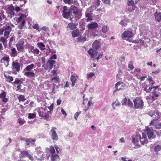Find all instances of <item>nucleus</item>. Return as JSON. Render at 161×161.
<instances>
[{
	"label": "nucleus",
	"mask_w": 161,
	"mask_h": 161,
	"mask_svg": "<svg viewBox=\"0 0 161 161\" xmlns=\"http://www.w3.org/2000/svg\"><path fill=\"white\" fill-rule=\"evenodd\" d=\"M153 78L152 77H149L146 80V83L149 84L150 86H152L155 83V82L153 81Z\"/></svg>",
	"instance_id": "a878e982"
},
{
	"label": "nucleus",
	"mask_w": 161,
	"mask_h": 161,
	"mask_svg": "<svg viewBox=\"0 0 161 161\" xmlns=\"http://www.w3.org/2000/svg\"><path fill=\"white\" fill-rule=\"evenodd\" d=\"M56 129H57L55 127H53L50 130L52 133L51 138L53 140L55 141L58 140V136L55 130Z\"/></svg>",
	"instance_id": "9b49d317"
},
{
	"label": "nucleus",
	"mask_w": 161,
	"mask_h": 161,
	"mask_svg": "<svg viewBox=\"0 0 161 161\" xmlns=\"http://www.w3.org/2000/svg\"><path fill=\"white\" fill-rule=\"evenodd\" d=\"M103 55V54L102 53H100L98 55V56L96 58V59L97 60V61H98V60L102 58Z\"/></svg>",
	"instance_id": "e2e57ef3"
},
{
	"label": "nucleus",
	"mask_w": 161,
	"mask_h": 161,
	"mask_svg": "<svg viewBox=\"0 0 161 161\" xmlns=\"http://www.w3.org/2000/svg\"><path fill=\"white\" fill-rule=\"evenodd\" d=\"M101 2V1L100 0H96V3L97 7H99L100 5Z\"/></svg>",
	"instance_id": "774afa93"
},
{
	"label": "nucleus",
	"mask_w": 161,
	"mask_h": 161,
	"mask_svg": "<svg viewBox=\"0 0 161 161\" xmlns=\"http://www.w3.org/2000/svg\"><path fill=\"white\" fill-rule=\"evenodd\" d=\"M63 11L62 12V15L63 17L65 19H68L70 17V19L71 20L74 18L73 15L72 14V12L69 9H67L66 6H64L63 7Z\"/></svg>",
	"instance_id": "f03ea898"
},
{
	"label": "nucleus",
	"mask_w": 161,
	"mask_h": 161,
	"mask_svg": "<svg viewBox=\"0 0 161 161\" xmlns=\"http://www.w3.org/2000/svg\"><path fill=\"white\" fill-rule=\"evenodd\" d=\"M98 26V24L96 22H92V23H89L87 24V27L88 29L91 30L96 29Z\"/></svg>",
	"instance_id": "f3484780"
},
{
	"label": "nucleus",
	"mask_w": 161,
	"mask_h": 161,
	"mask_svg": "<svg viewBox=\"0 0 161 161\" xmlns=\"http://www.w3.org/2000/svg\"><path fill=\"white\" fill-rule=\"evenodd\" d=\"M76 25L73 23H70L68 24L67 28H69L70 30H73L76 28Z\"/></svg>",
	"instance_id": "5701e85b"
},
{
	"label": "nucleus",
	"mask_w": 161,
	"mask_h": 161,
	"mask_svg": "<svg viewBox=\"0 0 161 161\" xmlns=\"http://www.w3.org/2000/svg\"><path fill=\"white\" fill-rule=\"evenodd\" d=\"M24 75L29 78L33 79L35 78L36 74L33 72L28 71L25 72Z\"/></svg>",
	"instance_id": "aec40b11"
},
{
	"label": "nucleus",
	"mask_w": 161,
	"mask_h": 161,
	"mask_svg": "<svg viewBox=\"0 0 161 161\" xmlns=\"http://www.w3.org/2000/svg\"><path fill=\"white\" fill-rule=\"evenodd\" d=\"M86 18H87L86 20L87 21H90L92 20V18L90 16V14L89 13H87L86 15Z\"/></svg>",
	"instance_id": "a18cd8bd"
},
{
	"label": "nucleus",
	"mask_w": 161,
	"mask_h": 161,
	"mask_svg": "<svg viewBox=\"0 0 161 161\" xmlns=\"http://www.w3.org/2000/svg\"><path fill=\"white\" fill-rule=\"evenodd\" d=\"M78 41L80 42H84L86 41V37L80 36L77 38Z\"/></svg>",
	"instance_id": "72a5a7b5"
},
{
	"label": "nucleus",
	"mask_w": 161,
	"mask_h": 161,
	"mask_svg": "<svg viewBox=\"0 0 161 161\" xmlns=\"http://www.w3.org/2000/svg\"><path fill=\"white\" fill-rule=\"evenodd\" d=\"M29 51H30V52L33 53L35 55L39 54L40 52L38 49L35 48L34 46L31 45L29 46Z\"/></svg>",
	"instance_id": "dca6fc26"
},
{
	"label": "nucleus",
	"mask_w": 161,
	"mask_h": 161,
	"mask_svg": "<svg viewBox=\"0 0 161 161\" xmlns=\"http://www.w3.org/2000/svg\"><path fill=\"white\" fill-rule=\"evenodd\" d=\"M139 140L140 142L142 145H144L145 144L148 143V140L146 134L144 133L142 134V136L139 135Z\"/></svg>",
	"instance_id": "1a4fd4ad"
},
{
	"label": "nucleus",
	"mask_w": 161,
	"mask_h": 161,
	"mask_svg": "<svg viewBox=\"0 0 161 161\" xmlns=\"http://www.w3.org/2000/svg\"><path fill=\"white\" fill-rule=\"evenodd\" d=\"M2 31L3 32L4 31V36L8 38L12 31V28L9 25H6L5 27L2 29Z\"/></svg>",
	"instance_id": "6e6552de"
},
{
	"label": "nucleus",
	"mask_w": 161,
	"mask_h": 161,
	"mask_svg": "<svg viewBox=\"0 0 161 161\" xmlns=\"http://www.w3.org/2000/svg\"><path fill=\"white\" fill-rule=\"evenodd\" d=\"M150 124L151 125H154L158 129H160L161 128V123H159L158 124H154V121H151L150 122Z\"/></svg>",
	"instance_id": "c756f323"
},
{
	"label": "nucleus",
	"mask_w": 161,
	"mask_h": 161,
	"mask_svg": "<svg viewBox=\"0 0 161 161\" xmlns=\"http://www.w3.org/2000/svg\"><path fill=\"white\" fill-rule=\"evenodd\" d=\"M19 1L20 2H23V3H22V4H20V6L21 7H23L24 5H25V4L26 3V0H19Z\"/></svg>",
	"instance_id": "680f3d73"
},
{
	"label": "nucleus",
	"mask_w": 161,
	"mask_h": 161,
	"mask_svg": "<svg viewBox=\"0 0 161 161\" xmlns=\"http://www.w3.org/2000/svg\"><path fill=\"white\" fill-rule=\"evenodd\" d=\"M51 158L52 161H56L57 159L59 158V157L58 154H54L52 155Z\"/></svg>",
	"instance_id": "c9c22d12"
},
{
	"label": "nucleus",
	"mask_w": 161,
	"mask_h": 161,
	"mask_svg": "<svg viewBox=\"0 0 161 161\" xmlns=\"http://www.w3.org/2000/svg\"><path fill=\"white\" fill-rule=\"evenodd\" d=\"M38 47L41 49V50H44L45 49V48H42L45 47V45L42 42H39L37 44Z\"/></svg>",
	"instance_id": "58836bf2"
},
{
	"label": "nucleus",
	"mask_w": 161,
	"mask_h": 161,
	"mask_svg": "<svg viewBox=\"0 0 161 161\" xmlns=\"http://www.w3.org/2000/svg\"><path fill=\"white\" fill-rule=\"evenodd\" d=\"M145 132L147 133L149 139H151L153 135V130L150 128L147 129L145 131Z\"/></svg>",
	"instance_id": "412c9836"
},
{
	"label": "nucleus",
	"mask_w": 161,
	"mask_h": 161,
	"mask_svg": "<svg viewBox=\"0 0 161 161\" xmlns=\"http://www.w3.org/2000/svg\"><path fill=\"white\" fill-rule=\"evenodd\" d=\"M133 36V32L129 30L125 31L121 35V38L123 40H127L130 42H131V41L129 40V39L131 38Z\"/></svg>",
	"instance_id": "20e7f679"
},
{
	"label": "nucleus",
	"mask_w": 161,
	"mask_h": 161,
	"mask_svg": "<svg viewBox=\"0 0 161 161\" xmlns=\"http://www.w3.org/2000/svg\"><path fill=\"white\" fill-rule=\"evenodd\" d=\"M6 61L8 63L9 62V58L8 56H4L3 58H2L1 60V61L2 62V61Z\"/></svg>",
	"instance_id": "a19ab883"
},
{
	"label": "nucleus",
	"mask_w": 161,
	"mask_h": 161,
	"mask_svg": "<svg viewBox=\"0 0 161 161\" xmlns=\"http://www.w3.org/2000/svg\"><path fill=\"white\" fill-rule=\"evenodd\" d=\"M33 28L34 29H36L37 30H38L39 31V25L37 24H36L34 25V26H33Z\"/></svg>",
	"instance_id": "338daca9"
},
{
	"label": "nucleus",
	"mask_w": 161,
	"mask_h": 161,
	"mask_svg": "<svg viewBox=\"0 0 161 161\" xmlns=\"http://www.w3.org/2000/svg\"><path fill=\"white\" fill-rule=\"evenodd\" d=\"M35 65L33 64H31L30 65L27 66L25 69L27 71H30L31 69L34 68Z\"/></svg>",
	"instance_id": "473e14b6"
},
{
	"label": "nucleus",
	"mask_w": 161,
	"mask_h": 161,
	"mask_svg": "<svg viewBox=\"0 0 161 161\" xmlns=\"http://www.w3.org/2000/svg\"><path fill=\"white\" fill-rule=\"evenodd\" d=\"M123 84V82H122L119 81L116 83L115 85V87H118L120 85Z\"/></svg>",
	"instance_id": "0e129e2a"
},
{
	"label": "nucleus",
	"mask_w": 161,
	"mask_h": 161,
	"mask_svg": "<svg viewBox=\"0 0 161 161\" xmlns=\"http://www.w3.org/2000/svg\"><path fill=\"white\" fill-rule=\"evenodd\" d=\"M101 43L97 40L95 41L92 44V47L94 49L97 50L99 49L101 47Z\"/></svg>",
	"instance_id": "2eb2a0df"
},
{
	"label": "nucleus",
	"mask_w": 161,
	"mask_h": 161,
	"mask_svg": "<svg viewBox=\"0 0 161 161\" xmlns=\"http://www.w3.org/2000/svg\"><path fill=\"white\" fill-rule=\"evenodd\" d=\"M6 97V93L5 92H3L0 94V98H3Z\"/></svg>",
	"instance_id": "864d4df0"
},
{
	"label": "nucleus",
	"mask_w": 161,
	"mask_h": 161,
	"mask_svg": "<svg viewBox=\"0 0 161 161\" xmlns=\"http://www.w3.org/2000/svg\"><path fill=\"white\" fill-rule=\"evenodd\" d=\"M21 80L20 79L16 78L15 81L13 82L14 84H16L17 85L21 84L22 83Z\"/></svg>",
	"instance_id": "e433bc0d"
},
{
	"label": "nucleus",
	"mask_w": 161,
	"mask_h": 161,
	"mask_svg": "<svg viewBox=\"0 0 161 161\" xmlns=\"http://www.w3.org/2000/svg\"><path fill=\"white\" fill-rule=\"evenodd\" d=\"M161 149V146L160 145H157L155 147L154 150L155 151H158Z\"/></svg>",
	"instance_id": "603ef678"
},
{
	"label": "nucleus",
	"mask_w": 161,
	"mask_h": 161,
	"mask_svg": "<svg viewBox=\"0 0 161 161\" xmlns=\"http://www.w3.org/2000/svg\"><path fill=\"white\" fill-rule=\"evenodd\" d=\"M24 43L25 42L23 40L19 41L18 43L16 45V47L18 51L21 52L24 49Z\"/></svg>",
	"instance_id": "4468645a"
},
{
	"label": "nucleus",
	"mask_w": 161,
	"mask_h": 161,
	"mask_svg": "<svg viewBox=\"0 0 161 161\" xmlns=\"http://www.w3.org/2000/svg\"><path fill=\"white\" fill-rule=\"evenodd\" d=\"M35 141V140L34 139H32L31 138L30 139H27L25 140V142L26 143L27 145H29L31 143V142H34Z\"/></svg>",
	"instance_id": "4c0bfd02"
},
{
	"label": "nucleus",
	"mask_w": 161,
	"mask_h": 161,
	"mask_svg": "<svg viewBox=\"0 0 161 161\" xmlns=\"http://www.w3.org/2000/svg\"><path fill=\"white\" fill-rule=\"evenodd\" d=\"M135 4V2L133 0H128L127 3V5L128 6H133Z\"/></svg>",
	"instance_id": "37998d69"
},
{
	"label": "nucleus",
	"mask_w": 161,
	"mask_h": 161,
	"mask_svg": "<svg viewBox=\"0 0 161 161\" xmlns=\"http://www.w3.org/2000/svg\"><path fill=\"white\" fill-rule=\"evenodd\" d=\"M70 11L72 12V14H73V16L75 17L77 20L79 19L77 17H76V15L78 14V8L74 5H71L69 9Z\"/></svg>",
	"instance_id": "f8f14e48"
},
{
	"label": "nucleus",
	"mask_w": 161,
	"mask_h": 161,
	"mask_svg": "<svg viewBox=\"0 0 161 161\" xmlns=\"http://www.w3.org/2000/svg\"><path fill=\"white\" fill-rule=\"evenodd\" d=\"M109 29V28L107 25H103L102 28V31L103 33L107 32Z\"/></svg>",
	"instance_id": "7c9ffc66"
},
{
	"label": "nucleus",
	"mask_w": 161,
	"mask_h": 161,
	"mask_svg": "<svg viewBox=\"0 0 161 161\" xmlns=\"http://www.w3.org/2000/svg\"><path fill=\"white\" fill-rule=\"evenodd\" d=\"M92 101L91 100H89L88 101V103L87 104V105L88 106V107L86 108V109H84V110L85 111H86L87 110H88L89 108L92 105Z\"/></svg>",
	"instance_id": "8fccbe9b"
},
{
	"label": "nucleus",
	"mask_w": 161,
	"mask_h": 161,
	"mask_svg": "<svg viewBox=\"0 0 161 161\" xmlns=\"http://www.w3.org/2000/svg\"><path fill=\"white\" fill-rule=\"evenodd\" d=\"M56 85V84L54 83H53L51 84V90H52L53 92L54 91L55 89Z\"/></svg>",
	"instance_id": "052dcab7"
},
{
	"label": "nucleus",
	"mask_w": 161,
	"mask_h": 161,
	"mask_svg": "<svg viewBox=\"0 0 161 161\" xmlns=\"http://www.w3.org/2000/svg\"><path fill=\"white\" fill-rule=\"evenodd\" d=\"M18 98L19 102H20L21 101L24 102L26 100V98H25V96L22 95H19Z\"/></svg>",
	"instance_id": "f704fd0d"
},
{
	"label": "nucleus",
	"mask_w": 161,
	"mask_h": 161,
	"mask_svg": "<svg viewBox=\"0 0 161 161\" xmlns=\"http://www.w3.org/2000/svg\"><path fill=\"white\" fill-rule=\"evenodd\" d=\"M147 114L153 118V119L152 121H153L158 120L160 118L159 112L157 110L154 111L150 110Z\"/></svg>",
	"instance_id": "7ed1b4c3"
},
{
	"label": "nucleus",
	"mask_w": 161,
	"mask_h": 161,
	"mask_svg": "<svg viewBox=\"0 0 161 161\" xmlns=\"http://www.w3.org/2000/svg\"><path fill=\"white\" fill-rule=\"evenodd\" d=\"M80 113H81V111H80V112H77L75 114L74 117H75V119L76 120H77V119L78 116L80 115Z\"/></svg>",
	"instance_id": "6e6d98bb"
},
{
	"label": "nucleus",
	"mask_w": 161,
	"mask_h": 161,
	"mask_svg": "<svg viewBox=\"0 0 161 161\" xmlns=\"http://www.w3.org/2000/svg\"><path fill=\"white\" fill-rule=\"evenodd\" d=\"M36 117V115L34 114L30 113L29 114L28 117L30 119H33Z\"/></svg>",
	"instance_id": "4d7b16f0"
},
{
	"label": "nucleus",
	"mask_w": 161,
	"mask_h": 161,
	"mask_svg": "<svg viewBox=\"0 0 161 161\" xmlns=\"http://www.w3.org/2000/svg\"><path fill=\"white\" fill-rule=\"evenodd\" d=\"M95 75V74L93 72L90 73V74H87V78H91Z\"/></svg>",
	"instance_id": "5fc2aeb1"
},
{
	"label": "nucleus",
	"mask_w": 161,
	"mask_h": 161,
	"mask_svg": "<svg viewBox=\"0 0 161 161\" xmlns=\"http://www.w3.org/2000/svg\"><path fill=\"white\" fill-rule=\"evenodd\" d=\"M119 24L123 26H125L127 25V23L125 22L123 20H122L119 23Z\"/></svg>",
	"instance_id": "bf43d9fd"
},
{
	"label": "nucleus",
	"mask_w": 161,
	"mask_h": 161,
	"mask_svg": "<svg viewBox=\"0 0 161 161\" xmlns=\"http://www.w3.org/2000/svg\"><path fill=\"white\" fill-rule=\"evenodd\" d=\"M132 142L135 145H136V147H135L136 148L137 147H141L140 145L138 144V140L137 139H136L135 138H132Z\"/></svg>",
	"instance_id": "bb28decb"
},
{
	"label": "nucleus",
	"mask_w": 161,
	"mask_h": 161,
	"mask_svg": "<svg viewBox=\"0 0 161 161\" xmlns=\"http://www.w3.org/2000/svg\"><path fill=\"white\" fill-rule=\"evenodd\" d=\"M146 87L144 88L143 89V90L146 92H150L151 91V90L152 89V87H150L148 89H147V88L150 86L149 84H145V85Z\"/></svg>",
	"instance_id": "2f4dec72"
},
{
	"label": "nucleus",
	"mask_w": 161,
	"mask_h": 161,
	"mask_svg": "<svg viewBox=\"0 0 161 161\" xmlns=\"http://www.w3.org/2000/svg\"><path fill=\"white\" fill-rule=\"evenodd\" d=\"M4 76L6 79V81L9 83H11L13 80V78L12 76L7 75L6 73H4Z\"/></svg>",
	"instance_id": "4be33fe9"
},
{
	"label": "nucleus",
	"mask_w": 161,
	"mask_h": 161,
	"mask_svg": "<svg viewBox=\"0 0 161 161\" xmlns=\"http://www.w3.org/2000/svg\"><path fill=\"white\" fill-rule=\"evenodd\" d=\"M128 105L129 106H132L133 105V103L130 100L129 98L128 100Z\"/></svg>",
	"instance_id": "69168bd1"
},
{
	"label": "nucleus",
	"mask_w": 161,
	"mask_h": 161,
	"mask_svg": "<svg viewBox=\"0 0 161 161\" xmlns=\"http://www.w3.org/2000/svg\"><path fill=\"white\" fill-rule=\"evenodd\" d=\"M127 101V99L126 98H124L122 101V105H125L126 104V103Z\"/></svg>",
	"instance_id": "13d9d810"
},
{
	"label": "nucleus",
	"mask_w": 161,
	"mask_h": 161,
	"mask_svg": "<svg viewBox=\"0 0 161 161\" xmlns=\"http://www.w3.org/2000/svg\"><path fill=\"white\" fill-rule=\"evenodd\" d=\"M52 82L54 83H57L59 82L60 79L59 78L54 77L52 79Z\"/></svg>",
	"instance_id": "79ce46f5"
},
{
	"label": "nucleus",
	"mask_w": 161,
	"mask_h": 161,
	"mask_svg": "<svg viewBox=\"0 0 161 161\" xmlns=\"http://www.w3.org/2000/svg\"><path fill=\"white\" fill-rule=\"evenodd\" d=\"M79 78L78 75L74 76L71 75L70 76V80L72 82L71 86L72 87L74 86L75 85V82Z\"/></svg>",
	"instance_id": "a211bd4d"
},
{
	"label": "nucleus",
	"mask_w": 161,
	"mask_h": 161,
	"mask_svg": "<svg viewBox=\"0 0 161 161\" xmlns=\"http://www.w3.org/2000/svg\"><path fill=\"white\" fill-rule=\"evenodd\" d=\"M39 116L45 119H47L49 118V116L48 114L46 113V111L45 110L42 109V110L40 109H38L37 111Z\"/></svg>",
	"instance_id": "0eeeda50"
},
{
	"label": "nucleus",
	"mask_w": 161,
	"mask_h": 161,
	"mask_svg": "<svg viewBox=\"0 0 161 161\" xmlns=\"http://www.w3.org/2000/svg\"><path fill=\"white\" fill-rule=\"evenodd\" d=\"M56 62L55 61L52 59L49 60L47 63L45 69L46 70H48L50 71L53 68V65Z\"/></svg>",
	"instance_id": "9d476101"
},
{
	"label": "nucleus",
	"mask_w": 161,
	"mask_h": 161,
	"mask_svg": "<svg viewBox=\"0 0 161 161\" xmlns=\"http://www.w3.org/2000/svg\"><path fill=\"white\" fill-rule=\"evenodd\" d=\"M88 53L90 55L91 59L96 57L98 54V52L93 48H91L88 51Z\"/></svg>",
	"instance_id": "ddd939ff"
},
{
	"label": "nucleus",
	"mask_w": 161,
	"mask_h": 161,
	"mask_svg": "<svg viewBox=\"0 0 161 161\" xmlns=\"http://www.w3.org/2000/svg\"><path fill=\"white\" fill-rule=\"evenodd\" d=\"M18 123L20 125H22L25 124L26 122L24 119L19 118L18 119Z\"/></svg>",
	"instance_id": "ea45409f"
},
{
	"label": "nucleus",
	"mask_w": 161,
	"mask_h": 161,
	"mask_svg": "<svg viewBox=\"0 0 161 161\" xmlns=\"http://www.w3.org/2000/svg\"><path fill=\"white\" fill-rule=\"evenodd\" d=\"M8 9L10 12H9V13L11 15H12L13 16L15 15V14L14 13L15 8L14 7L13 5H10L9 7H8Z\"/></svg>",
	"instance_id": "b1692460"
},
{
	"label": "nucleus",
	"mask_w": 161,
	"mask_h": 161,
	"mask_svg": "<svg viewBox=\"0 0 161 161\" xmlns=\"http://www.w3.org/2000/svg\"><path fill=\"white\" fill-rule=\"evenodd\" d=\"M11 68L14 71V73L16 74L20 70V65L18 62L13 61L12 63Z\"/></svg>",
	"instance_id": "423d86ee"
},
{
	"label": "nucleus",
	"mask_w": 161,
	"mask_h": 161,
	"mask_svg": "<svg viewBox=\"0 0 161 161\" xmlns=\"http://www.w3.org/2000/svg\"><path fill=\"white\" fill-rule=\"evenodd\" d=\"M20 153L19 154V156L20 158H23L26 157H27L31 161H33L34 158L32 156L29 154L27 151H20Z\"/></svg>",
	"instance_id": "39448f33"
},
{
	"label": "nucleus",
	"mask_w": 161,
	"mask_h": 161,
	"mask_svg": "<svg viewBox=\"0 0 161 161\" xmlns=\"http://www.w3.org/2000/svg\"><path fill=\"white\" fill-rule=\"evenodd\" d=\"M158 94L155 93H154V92H153V95L152 97L153 100L154 101L156 100L158 97Z\"/></svg>",
	"instance_id": "de8ad7c7"
},
{
	"label": "nucleus",
	"mask_w": 161,
	"mask_h": 161,
	"mask_svg": "<svg viewBox=\"0 0 161 161\" xmlns=\"http://www.w3.org/2000/svg\"><path fill=\"white\" fill-rule=\"evenodd\" d=\"M49 152L52 154H53L55 153V149L53 146H50V148Z\"/></svg>",
	"instance_id": "3c124183"
},
{
	"label": "nucleus",
	"mask_w": 161,
	"mask_h": 161,
	"mask_svg": "<svg viewBox=\"0 0 161 161\" xmlns=\"http://www.w3.org/2000/svg\"><path fill=\"white\" fill-rule=\"evenodd\" d=\"M63 2L66 4L70 5L73 4V0H63Z\"/></svg>",
	"instance_id": "49530a36"
},
{
	"label": "nucleus",
	"mask_w": 161,
	"mask_h": 161,
	"mask_svg": "<svg viewBox=\"0 0 161 161\" xmlns=\"http://www.w3.org/2000/svg\"><path fill=\"white\" fill-rule=\"evenodd\" d=\"M133 102L135 108L142 109L144 107V102L142 98L140 97H137L135 98Z\"/></svg>",
	"instance_id": "f257e3e1"
},
{
	"label": "nucleus",
	"mask_w": 161,
	"mask_h": 161,
	"mask_svg": "<svg viewBox=\"0 0 161 161\" xmlns=\"http://www.w3.org/2000/svg\"><path fill=\"white\" fill-rule=\"evenodd\" d=\"M128 67L129 69H132L134 68V66L133 64V62L131 61L129 62V64L128 65Z\"/></svg>",
	"instance_id": "09e8293b"
},
{
	"label": "nucleus",
	"mask_w": 161,
	"mask_h": 161,
	"mask_svg": "<svg viewBox=\"0 0 161 161\" xmlns=\"http://www.w3.org/2000/svg\"><path fill=\"white\" fill-rule=\"evenodd\" d=\"M0 41L3 43L4 47H6L7 44V39L3 37H1L0 38Z\"/></svg>",
	"instance_id": "c85d7f7f"
},
{
	"label": "nucleus",
	"mask_w": 161,
	"mask_h": 161,
	"mask_svg": "<svg viewBox=\"0 0 161 161\" xmlns=\"http://www.w3.org/2000/svg\"><path fill=\"white\" fill-rule=\"evenodd\" d=\"M155 20L158 22L161 21V13L156 12L154 14Z\"/></svg>",
	"instance_id": "6ab92c4d"
},
{
	"label": "nucleus",
	"mask_w": 161,
	"mask_h": 161,
	"mask_svg": "<svg viewBox=\"0 0 161 161\" xmlns=\"http://www.w3.org/2000/svg\"><path fill=\"white\" fill-rule=\"evenodd\" d=\"M80 31L77 29L73 30L72 33V36L73 38H75L79 36Z\"/></svg>",
	"instance_id": "393cba45"
},
{
	"label": "nucleus",
	"mask_w": 161,
	"mask_h": 161,
	"mask_svg": "<svg viewBox=\"0 0 161 161\" xmlns=\"http://www.w3.org/2000/svg\"><path fill=\"white\" fill-rule=\"evenodd\" d=\"M25 23V21L23 20L21 23L18 25V27L19 29L22 30L23 29V26L24 25Z\"/></svg>",
	"instance_id": "c03bdc74"
},
{
	"label": "nucleus",
	"mask_w": 161,
	"mask_h": 161,
	"mask_svg": "<svg viewBox=\"0 0 161 161\" xmlns=\"http://www.w3.org/2000/svg\"><path fill=\"white\" fill-rule=\"evenodd\" d=\"M11 56L12 57H14L17 55V52L15 48H13L11 49Z\"/></svg>",
	"instance_id": "cd10ccee"
}]
</instances>
